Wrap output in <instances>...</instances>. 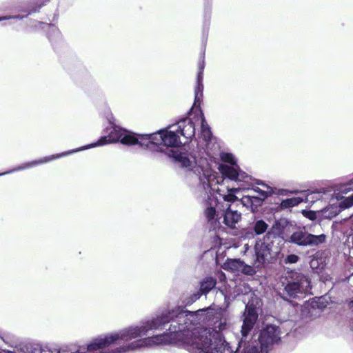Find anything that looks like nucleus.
Instances as JSON below:
<instances>
[{
	"mask_svg": "<svg viewBox=\"0 0 353 353\" xmlns=\"http://www.w3.org/2000/svg\"><path fill=\"white\" fill-rule=\"evenodd\" d=\"M33 25L35 28H39L41 29H44L45 27L48 28V32L47 33V37L51 43L52 46L55 48V45L59 43L62 41V38L61 35V32L58 28L52 23H47L38 21H33Z\"/></svg>",
	"mask_w": 353,
	"mask_h": 353,
	"instance_id": "18",
	"label": "nucleus"
},
{
	"mask_svg": "<svg viewBox=\"0 0 353 353\" xmlns=\"http://www.w3.org/2000/svg\"><path fill=\"white\" fill-rule=\"evenodd\" d=\"M211 17V4L209 0H205L204 3V12H203V22L202 28V45L205 48L208 41V37L210 30Z\"/></svg>",
	"mask_w": 353,
	"mask_h": 353,
	"instance_id": "20",
	"label": "nucleus"
},
{
	"mask_svg": "<svg viewBox=\"0 0 353 353\" xmlns=\"http://www.w3.org/2000/svg\"><path fill=\"white\" fill-rule=\"evenodd\" d=\"M64 68L77 85L84 86L92 82L90 73L80 62H75L71 65L65 64Z\"/></svg>",
	"mask_w": 353,
	"mask_h": 353,
	"instance_id": "14",
	"label": "nucleus"
},
{
	"mask_svg": "<svg viewBox=\"0 0 353 353\" xmlns=\"http://www.w3.org/2000/svg\"><path fill=\"white\" fill-rule=\"evenodd\" d=\"M223 268L231 272L241 273L247 276H254L256 273L254 266L245 263L239 258L227 259L223 263Z\"/></svg>",
	"mask_w": 353,
	"mask_h": 353,
	"instance_id": "16",
	"label": "nucleus"
},
{
	"mask_svg": "<svg viewBox=\"0 0 353 353\" xmlns=\"http://www.w3.org/2000/svg\"><path fill=\"white\" fill-rule=\"evenodd\" d=\"M50 0H38L34 3H29L26 6H18L12 12L14 14L0 17V21L10 19L22 20L32 13L39 12L41 8Z\"/></svg>",
	"mask_w": 353,
	"mask_h": 353,
	"instance_id": "13",
	"label": "nucleus"
},
{
	"mask_svg": "<svg viewBox=\"0 0 353 353\" xmlns=\"http://www.w3.org/2000/svg\"><path fill=\"white\" fill-rule=\"evenodd\" d=\"M203 72L198 70L196 77V83L194 87V100L193 104H201L203 97Z\"/></svg>",
	"mask_w": 353,
	"mask_h": 353,
	"instance_id": "21",
	"label": "nucleus"
},
{
	"mask_svg": "<svg viewBox=\"0 0 353 353\" xmlns=\"http://www.w3.org/2000/svg\"><path fill=\"white\" fill-rule=\"evenodd\" d=\"M205 65V56L203 53L199 63L198 70L204 71Z\"/></svg>",
	"mask_w": 353,
	"mask_h": 353,
	"instance_id": "27",
	"label": "nucleus"
},
{
	"mask_svg": "<svg viewBox=\"0 0 353 353\" xmlns=\"http://www.w3.org/2000/svg\"><path fill=\"white\" fill-rule=\"evenodd\" d=\"M303 214L305 217L308 218L310 220L314 221L317 219V212L316 211H303Z\"/></svg>",
	"mask_w": 353,
	"mask_h": 353,
	"instance_id": "26",
	"label": "nucleus"
},
{
	"mask_svg": "<svg viewBox=\"0 0 353 353\" xmlns=\"http://www.w3.org/2000/svg\"><path fill=\"white\" fill-rule=\"evenodd\" d=\"M179 119L176 124L158 130L152 133H137L117 125L111 112L106 116L108 126L105 128L107 135L101 136L104 142L101 146L111 143H121L127 146L138 145L144 149L165 153L172 161L181 168H190V172L196 179L207 171H214L207 158L194 152H188L183 148L180 135L186 140L196 137L194 114Z\"/></svg>",
	"mask_w": 353,
	"mask_h": 353,
	"instance_id": "2",
	"label": "nucleus"
},
{
	"mask_svg": "<svg viewBox=\"0 0 353 353\" xmlns=\"http://www.w3.org/2000/svg\"><path fill=\"white\" fill-rule=\"evenodd\" d=\"M324 298H315L311 301L305 303L302 307L301 313L303 316L312 317L317 312L322 311L327 305L323 302Z\"/></svg>",
	"mask_w": 353,
	"mask_h": 353,
	"instance_id": "19",
	"label": "nucleus"
},
{
	"mask_svg": "<svg viewBox=\"0 0 353 353\" xmlns=\"http://www.w3.org/2000/svg\"><path fill=\"white\" fill-rule=\"evenodd\" d=\"M309 258L312 272L316 274L321 281L325 283L330 281L331 277L327 270L330 258L327 253L323 250H318Z\"/></svg>",
	"mask_w": 353,
	"mask_h": 353,
	"instance_id": "10",
	"label": "nucleus"
},
{
	"mask_svg": "<svg viewBox=\"0 0 353 353\" xmlns=\"http://www.w3.org/2000/svg\"><path fill=\"white\" fill-rule=\"evenodd\" d=\"M190 115L194 114V119L200 123V132L199 136L202 139L205 143V153L207 159L210 162H215L219 152V155L222 152H219V146L215 143V137H214L210 126L204 116L203 111L201 108V104H193L191 108L188 112Z\"/></svg>",
	"mask_w": 353,
	"mask_h": 353,
	"instance_id": "7",
	"label": "nucleus"
},
{
	"mask_svg": "<svg viewBox=\"0 0 353 353\" xmlns=\"http://www.w3.org/2000/svg\"><path fill=\"white\" fill-rule=\"evenodd\" d=\"M196 179V187L205 206L204 214L210 231L216 234L224 231L221 223L229 229L236 228L241 220V208H245L236 196L239 188L225 185L215 171H207Z\"/></svg>",
	"mask_w": 353,
	"mask_h": 353,
	"instance_id": "3",
	"label": "nucleus"
},
{
	"mask_svg": "<svg viewBox=\"0 0 353 353\" xmlns=\"http://www.w3.org/2000/svg\"><path fill=\"white\" fill-rule=\"evenodd\" d=\"M269 225L262 219H254L251 221L248 226L243 228L240 232V238L244 240L252 239L255 236L261 235L265 232L267 233Z\"/></svg>",
	"mask_w": 353,
	"mask_h": 353,
	"instance_id": "15",
	"label": "nucleus"
},
{
	"mask_svg": "<svg viewBox=\"0 0 353 353\" xmlns=\"http://www.w3.org/2000/svg\"><path fill=\"white\" fill-rule=\"evenodd\" d=\"M274 190H275L274 194L276 195L288 196L292 194V192L291 190L285 188L276 189L274 188Z\"/></svg>",
	"mask_w": 353,
	"mask_h": 353,
	"instance_id": "25",
	"label": "nucleus"
},
{
	"mask_svg": "<svg viewBox=\"0 0 353 353\" xmlns=\"http://www.w3.org/2000/svg\"><path fill=\"white\" fill-rule=\"evenodd\" d=\"M283 285H284L282 297L283 300H287L288 298L299 299L312 289L311 281L308 276L296 271L288 273L283 281Z\"/></svg>",
	"mask_w": 353,
	"mask_h": 353,
	"instance_id": "8",
	"label": "nucleus"
},
{
	"mask_svg": "<svg viewBox=\"0 0 353 353\" xmlns=\"http://www.w3.org/2000/svg\"><path fill=\"white\" fill-rule=\"evenodd\" d=\"M303 202V197L293 196L280 200V203L277 207L278 210L289 209L294 206L299 205Z\"/></svg>",
	"mask_w": 353,
	"mask_h": 353,
	"instance_id": "23",
	"label": "nucleus"
},
{
	"mask_svg": "<svg viewBox=\"0 0 353 353\" xmlns=\"http://www.w3.org/2000/svg\"><path fill=\"white\" fill-rule=\"evenodd\" d=\"M274 241L271 238L267 239L265 234L262 240L256 241L254 245L255 258L254 263L257 266L266 265L272 262V247Z\"/></svg>",
	"mask_w": 353,
	"mask_h": 353,
	"instance_id": "12",
	"label": "nucleus"
},
{
	"mask_svg": "<svg viewBox=\"0 0 353 353\" xmlns=\"http://www.w3.org/2000/svg\"><path fill=\"white\" fill-rule=\"evenodd\" d=\"M321 230L320 225L299 226L294 221L285 217L275 219L267 232V239L279 243H288L299 248H319L327 241V235L315 230Z\"/></svg>",
	"mask_w": 353,
	"mask_h": 353,
	"instance_id": "5",
	"label": "nucleus"
},
{
	"mask_svg": "<svg viewBox=\"0 0 353 353\" xmlns=\"http://www.w3.org/2000/svg\"><path fill=\"white\" fill-rule=\"evenodd\" d=\"M281 341L280 327L274 324L267 323L259 330L256 345L251 343L247 339L246 341L243 340L239 350L236 348L234 351L226 341L225 343L228 345L227 348L231 350L232 353H269L273 346ZM224 353H228V350H224Z\"/></svg>",
	"mask_w": 353,
	"mask_h": 353,
	"instance_id": "6",
	"label": "nucleus"
},
{
	"mask_svg": "<svg viewBox=\"0 0 353 353\" xmlns=\"http://www.w3.org/2000/svg\"><path fill=\"white\" fill-rule=\"evenodd\" d=\"M221 163L218 164V170L221 174L220 179L225 183L230 181H234L240 184L239 191L243 190H252L259 195H243V205L253 214L263 210V205L268 197L274 195L275 190L274 188L267 185L261 180L253 179L252 176L241 170L237 163V159L230 152H221L220 154Z\"/></svg>",
	"mask_w": 353,
	"mask_h": 353,
	"instance_id": "4",
	"label": "nucleus"
},
{
	"mask_svg": "<svg viewBox=\"0 0 353 353\" xmlns=\"http://www.w3.org/2000/svg\"><path fill=\"white\" fill-rule=\"evenodd\" d=\"M103 139H105V137H102L99 141H94L90 144H86L83 146H81V147H79V148H77L75 149L70 150H68L65 152H63L61 153H58V154H52V155H50V156H46V157H44L39 159H36V160H33L32 161L24 163L23 164H21L19 165H17V166L13 168L12 169L8 171L0 173V176L5 175V174H11V173H13L15 172L23 170L26 169H29V168H33V167H35V166H37V165H41L43 163H47L52 161L60 159L61 157H67L68 155H70L74 153L81 152V151H83L85 150H88V149L94 148L96 147H99L100 145H101L102 144L104 143V142H103Z\"/></svg>",
	"mask_w": 353,
	"mask_h": 353,
	"instance_id": "9",
	"label": "nucleus"
},
{
	"mask_svg": "<svg viewBox=\"0 0 353 353\" xmlns=\"http://www.w3.org/2000/svg\"><path fill=\"white\" fill-rule=\"evenodd\" d=\"M217 284V280L214 276H206L199 281V288L197 290L201 295H207L214 290Z\"/></svg>",
	"mask_w": 353,
	"mask_h": 353,
	"instance_id": "22",
	"label": "nucleus"
},
{
	"mask_svg": "<svg viewBox=\"0 0 353 353\" xmlns=\"http://www.w3.org/2000/svg\"><path fill=\"white\" fill-rule=\"evenodd\" d=\"M259 321V311L256 306L248 303L245 305V311L243 313V320L241 326V338L238 343L236 347L237 350L241 348V345L243 340L246 341L250 332L253 330L255 324Z\"/></svg>",
	"mask_w": 353,
	"mask_h": 353,
	"instance_id": "11",
	"label": "nucleus"
},
{
	"mask_svg": "<svg viewBox=\"0 0 353 353\" xmlns=\"http://www.w3.org/2000/svg\"><path fill=\"white\" fill-rule=\"evenodd\" d=\"M349 305H350V308L353 311V299L350 302Z\"/></svg>",
	"mask_w": 353,
	"mask_h": 353,
	"instance_id": "28",
	"label": "nucleus"
},
{
	"mask_svg": "<svg viewBox=\"0 0 353 353\" xmlns=\"http://www.w3.org/2000/svg\"><path fill=\"white\" fill-rule=\"evenodd\" d=\"M221 305L212 303L208 307L190 312L185 309L201 297L197 290L183 300V306L168 310L140 325H131L116 332L120 346H129L126 353L154 345L181 342L192 353H232L227 348L223 331L229 327V307L231 299L221 292Z\"/></svg>",
	"mask_w": 353,
	"mask_h": 353,
	"instance_id": "1",
	"label": "nucleus"
},
{
	"mask_svg": "<svg viewBox=\"0 0 353 353\" xmlns=\"http://www.w3.org/2000/svg\"><path fill=\"white\" fill-rule=\"evenodd\" d=\"M333 192V189L331 186L323 187L320 188H316L312 191L307 190L301 192L303 197V202L314 203L317 201H330V196Z\"/></svg>",
	"mask_w": 353,
	"mask_h": 353,
	"instance_id": "17",
	"label": "nucleus"
},
{
	"mask_svg": "<svg viewBox=\"0 0 353 353\" xmlns=\"http://www.w3.org/2000/svg\"><path fill=\"white\" fill-rule=\"evenodd\" d=\"M299 260V256L295 254H290L287 255L285 259V263L293 264L296 263Z\"/></svg>",
	"mask_w": 353,
	"mask_h": 353,
	"instance_id": "24",
	"label": "nucleus"
}]
</instances>
